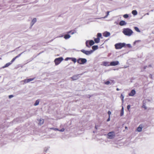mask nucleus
<instances>
[{
    "mask_svg": "<svg viewBox=\"0 0 154 154\" xmlns=\"http://www.w3.org/2000/svg\"><path fill=\"white\" fill-rule=\"evenodd\" d=\"M122 32L125 35L128 36H131L133 33L132 30L128 28L124 29Z\"/></svg>",
    "mask_w": 154,
    "mask_h": 154,
    "instance_id": "f257e3e1",
    "label": "nucleus"
},
{
    "mask_svg": "<svg viewBox=\"0 0 154 154\" xmlns=\"http://www.w3.org/2000/svg\"><path fill=\"white\" fill-rule=\"evenodd\" d=\"M76 32V31L75 30H72L68 32H67V34H66L64 35V38L65 39H67L69 38L71 36L69 34H68L69 33H71V34L73 35Z\"/></svg>",
    "mask_w": 154,
    "mask_h": 154,
    "instance_id": "f03ea898",
    "label": "nucleus"
},
{
    "mask_svg": "<svg viewBox=\"0 0 154 154\" xmlns=\"http://www.w3.org/2000/svg\"><path fill=\"white\" fill-rule=\"evenodd\" d=\"M125 44L124 43H119L116 44L115 45V48L116 49H120L125 46Z\"/></svg>",
    "mask_w": 154,
    "mask_h": 154,
    "instance_id": "7ed1b4c3",
    "label": "nucleus"
},
{
    "mask_svg": "<svg viewBox=\"0 0 154 154\" xmlns=\"http://www.w3.org/2000/svg\"><path fill=\"white\" fill-rule=\"evenodd\" d=\"M77 62L78 63L80 64H83L86 62L87 60L85 58H80L77 60Z\"/></svg>",
    "mask_w": 154,
    "mask_h": 154,
    "instance_id": "20e7f679",
    "label": "nucleus"
},
{
    "mask_svg": "<svg viewBox=\"0 0 154 154\" xmlns=\"http://www.w3.org/2000/svg\"><path fill=\"white\" fill-rule=\"evenodd\" d=\"M63 60L62 57L56 58L54 60V62L56 65L59 64Z\"/></svg>",
    "mask_w": 154,
    "mask_h": 154,
    "instance_id": "39448f33",
    "label": "nucleus"
},
{
    "mask_svg": "<svg viewBox=\"0 0 154 154\" xmlns=\"http://www.w3.org/2000/svg\"><path fill=\"white\" fill-rule=\"evenodd\" d=\"M108 138L112 139L115 136V133L114 131H111L109 132L108 134Z\"/></svg>",
    "mask_w": 154,
    "mask_h": 154,
    "instance_id": "423d86ee",
    "label": "nucleus"
},
{
    "mask_svg": "<svg viewBox=\"0 0 154 154\" xmlns=\"http://www.w3.org/2000/svg\"><path fill=\"white\" fill-rule=\"evenodd\" d=\"M119 62L118 61H115L111 62L110 63V66H115L118 65L119 64Z\"/></svg>",
    "mask_w": 154,
    "mask_h": 154,
    "instance_id": "0eeeda50",
    "label": "nucleus"
},
{
    "mask_svg": "<svg viewBox=\"0 0 154 154\" xmlns=\"http://www.w3.org/2000/svg\"><path fill=\"white\" fill-rule=\"evenodd\" d=\"M136 94V91L134 90H132L129 94V96H133Z\"/></svg>",
    "mask_w": 154,
    "mask_h": 154,
    "instance_id": "6e6552de",
    "label": "nucleus"
},
{
    "mask_svg": "<svg viewBox=\"0 0 154 154\" xmlns=\"http://www.w3.org/2000/svg\"><path fill=\"white\" fill-rule=\"evenodd\" d=\"M35 78L29 79H26L23 80V82L25 83H26L29 82H30L33 80Z\"/></svg>",
    "mask_w": 154,
    "mask_h": 154,
    "instance_id": "1a4fd4ad",
    "label": "nucleus"
},
{
    "mask_svg": "<svg viewBox=\"0 0 154 154\" xmlns=\"http://www.w3.org/2000/svg\"><path fill=\"white\" fill-rule=\"evenodd\" d=\"M79 75H73L72 77H71V78L73 80H75L78 79L79 78Z\"/></svg>",
    "mask_w": 154,
    "mask_h": 154,
    "instance_id": "9d476101",
    "label": "nucleus"
},
{
    "mask_svg": "<svg viewBox=\"0 0 154 154\" xmlns=\"http://www.w3.org/2000/svg\"><path fill=\"white\" fill-rule=\"evenodd\" d=\"M143 128V125L142 124H140L139 125V126L137 128V130L138 132H140L142 131V128Z\"/></svg>",
    "mask_w": 154,
    "mask_h": 154,
    "instance_id": "9b49d317",
    "label": "nucleus"
},
{
    "mask_svg": "<svg viewBox=\"0 0 154 154\" xmlns=\"http://www.w3.org/2000/svg\"><path fill=\"white\" fill-rule=\"evenodd\" d=\"M110 33L107 32H105L103 33V36L105 37H108L110 35Z\"/></svg>",
    "mask_w": 154,
    "mask_h": 154,
    "instance_id": "f8f14e48",
    "label": "nucleus"
},
{
    "mask_svg": "<svg viewBox=\"0 0 154 154\" xmlns=\"http://www.w3.org/2000/svg\"><path fill=\"white\" fill-rule=\"evenodd\" d=\"M110 63L108 62H104L103 63V65L105 66H108L110 65Z\"/></svg>",
    "mask_w": 154,
    "mask_h": 154,
    "instance_id": "ddd939ff",
    "label": "nucleus"
},
{
    "mask_svg": "<svg viewBox=\"0 0 154 154\" xmlns=\"http://www.w3.org/2000/svg\"><path fill=\"white\" fill-rule=\"evenodd\" d=\"M120 25L122 26L126 24V23L125 21L124 20H121L120 21L119 23Z\"/></svg>",
    "mask_w": 154,
    "mask_h": 154,
    "instance_id": "4468645a",
    "label": "nucleus"
},
{
    "mask_svg": "<svg viewBox=\"0 0 154 154\" xmlns=\"http://www.w3.org/2000/svg\"><path fill=\"white\" fill-rule=\"evenodd\" d=\"M22 53L21 54H18L17 56H16V57H14V58H13L12 60H11V63L13 62L18 57H19L20 55H21Z\"/></svg>",
    "mask_w": 154,
    "mask_h": 154,
    "instance_id": "2eb2a0df",
    "label": "nucleus"
},
{
    "mask_svg": "<svg viewBox=\"0 0 154 154\" xmlns=\"http://www.w3.org/2000/svg\"><path fill=\"white\" fill-rule=\"evenodd\" d=\"M44 122V119H40L39 120V122L38 124L40 125H42L43 124Z\"/></svg>",
    "mask_w": 154,
    "mask_h": 154,
    "instance_id": "dca6fc26",
    "label": "nucleus"
},
{
    "mask_svg": "<svg viewBox=\"0 0 154 154\" xmlns=\"http://www.w3.org/2000/svg\"><path fill=\"white\" fill-rule=\"evenodd\" d=\"M95 42L96 43H99L100 42V38H97L94 39Z\"/></svg>",
    "mask_w": 154,
    "mask_h": 154,
    "instance_id": "f3484780",
    "label": "nucleus"
},
{
    "mask_svg": "<svg viewBox=\"0 0 154 154\" xmlns=\"http://www.w3.org/2000/svg\"><path fill=\"white\" fill-rule=\"evenodd\" d=\"M88 43L89 45L91 46L93 45L94 44V42L92 40H91L89 41Z\"/></svg>",
    "mask_w": 154,
    "mask_h": 154,
    "instance_id": "a211bd4d",
    "label": "nucleus"
},
{
    "mask_svg": "<svg viewBox=\"0 0 154 154\" xmlns=\"http://www.w3.org/2000/svg\"><path fill=\"white\" fill-rule=\"evenodd\" d=\"M98 48V47L97 45H94L92 47V49L94 50L97 49Z\"/></svg>",
    "mask_w": 154,
    "mask_h": 154,
    "instance_id": "6ab92c4d",
    "label": "nucleus"
},
{
    "mask_svg": "<svg viewBox=\"0 0 154 154\" xmlns=\"http://www.w3.org/2000/svg\"><path fill=\"white\" fill-rule=\"evenodd\" d=\"M69 59H70L74 63H75L76 61V59L75 58H69Z\"/></svg>",
    "mask_w": 154,
    "mask_h": 154,
    "instance_id": "aec40b11",
    "label": "nucleus"
},
{
    "mask_svg": "<svg viewBox=\"0 0 154 154\" xmlns=\"http://www.w3.org/2000/svg\"><path fill=\"white\" fill-rule=\"evenodd\" d=\"M92 52V51H86L85 54L86 55H89L91 54Z\"/></svg>",
    "mask_w": 154,
    "mask_h": 154,
    "instance_id": "412c9836",
    "label": "nucleus"
},
{
    "mask_svg": "<svg viewBox=\"0 0 154 154\" xmlns=\"http://www.w3.org/2000/svg\"><path fill=\"white\" fill-rule=\"evenodd\" d=\"M124 113V108L122 106V109L121 110L120 116H122L123 115Z\"/></svg>",
    "mask_w": 154,
    "mask_h": 154,
    "instance_id": "4be33fe9",
    "label": "nucleus"
},
{
    "mask_svg": "<svg viewBox=\"0 0 154 154\" xmlns=\"http://www.w3.org/2000/svg\"><path fill=\"white\" fill-rule=\"evenodd\" d=\"M134 29L135 30V31H136L137 32H140V30H139V29L137 27H134Z\"/></svg>",
    "mask_w": 154,
    "mask_h": 154,
    "instance_id": "5701e85b",
    "label": "nucleus"
},
{
    "mask_svg": "<svg viewBox=\"0 0 154 154\" xmlns=\"http://www.w3.org/2000/svg\"><path fill=\"white\" fill-rule=\"evenodd\" d=\"M132 13L134 15H136L137 14V12L136 10H133L132 11Z\"/></svg>",
    "mask_w": 154,
    "mask_h": 154,
    "instance_id": "b1692460",
    "label": "nucleus"
},
{
    "mask_svg": "<svg viewBox=\"0 0 154 154\" xmlns=\"http://www.w3.org/2000/svg\"><path fill=\"white\" fill-rule=\"evenodd\" d=\"M11 64V63H9L6 64L5 66H3V67H7L10 64Z\"/></svg>",
    "mask_w": 154,
    "mask_h": 154,
    "instance_id": "393cba45",
    "label": "nucleus"
},
{
    "mask_svg": "<svg viewBox=\"0 0 154 154\" xmlns=\"http://www.w3.org/2000/svg\"><path fill=\"white\" fill-rule=\"evenodd\" d=\"M39 100H36L35 101V103H34V106H37V105H38L39 103Z\"/></svg>",
    "mask_w": 154,
    "mask_h": 154,
    "instance_id": "a878e982",
    "label": "nucleus"
},
{
    "mask_svg": "<svg viewBox=\"0 0 154 154\" xmlns=\"http://www.w3.org/2000/svg\"><path fill=\"white\" fill-rule=\"evenodd\" d=\"M36 21V18H34L32 20V22L33 24H34Z\"/></svg>",
    "mask_w": 154,
    "mask_h": 154,
    "instance_id": "bb28decb",
    "label": "nucleus"
},
{
    "mask_svg": "<svg viewBox=\"0 0 154 154\" xmlns=\"http://www.w3.org/2000/svg\"><path fill=\"white\" fill-rule=\"evenodd\" d=\"M97 38H99L101 37L102 36V35L101 33H98L97 35Z\"/></svg>",
    "mask_w": 154,
    "mask_h": 154,
    "instance_id": "cd10ccee",
    "label": "nucleus"
},
{
    "mask_svg": "<svg viewBox=\"0 0 154 154\" xmlns=\"http://www.w3.org/2000/svg\"><path fill=\"white\" fill-rule=\"evenodd\" d=\"M120 98L121 99L122 101L123 102L124 97L123 95L122 94H121V95Z\"/></svg>",
    "mask_w": 154,
    "mask_h": 154,
    "instance_id": "c85d7f7f",
    "label": "nucleus"
},
{
    "mask_svg": "<svg viewBox=\"0 0 154 154\" xmlns=\"http://www.w3.org/2000/svg\"><path fill=\"white\" fill-rule=\"evenodd\" d=\"M123 17L125 18H127L128 17V15L127 14H125L123 15Z\"/></svg>",
    "mask_w": 154,
    "mask_h": 154,
    "instance_id": "c756f323",
    "label": "nucleus"
},
{
    "mask_svg": "<svg viewBox=\"0 0 154 154\" xmlns=\"http://www.w3.org/2000/svg\"><path fill=\"white\" fill-rule=\"evenodd\" d=\"M110 83V82L108 81L104 82V84L106 85H109Z\"/></svg>",
    "mask_w": 154,
    "mask_h": 154,
    "instance_id": "7c9ffc66",
    "label": "nucleus"
},
{
    "mask_svg": "<svg viewBox=\"0 0 154 154\" xmlns=\"http://www.w3.org/2000/svg\"><path fill=\"white\" fill-rule=\"evenodd\" d=\"M109 11H107L106 12V15L105 16L104 18L107 17L109 14Z\"/></svg>",
    "mask_w": 154,
    "mask_h": 154,
    "instance_id": "2f4dec72",
    "label": "nucleus"
},
{
    "mask_svg": "<svg viewBox=\"0 0 154 154\" xmlns=\"http://www.w3.org/2000/svg\"><path fill=\"white\" fill-rule=\"evenodd\" d=\"M88 42L86 41V46L88 47H90L88 45Z\"/></svg>",
    "mask_w": 154,
    "mask_h": 154,
    "instance_id": "473e14b6",
    "label": "nucleus"
},
{
    "mask_svg": "<svg viewBox=\"0 0 154 154\" xmlns=\"http://www.w3.org/2000/svg\"><path fill=\"white\" fill-rule=\"evenodd\" d=\"M86 51H85V50H81V52H83V53H84L85 54Z\"/></svg>",
    "mask_w": 154,
    "mask_h": 154,
    "instance_id": "72a5a7b5",
    "label": "nucleus"
},
{
    "mask_svg": "<svg viewBox=\"0 0 154 154\" xmlns=\"http://www.w3.org/2000/svg\"><path fill=\"white\" fill-rule=\"evenodd\" d=\"M108 113L109 115V116H110V115L111 114V112L109 111L108 112Z\"/></svg>",
    "mask_w": 154,
    "mask_h": 154,
    "instance_id": "f704fd0d",
    "label": "nucleus"
},
{
    "mask_svg": "<svg viewBox=\"0 0 154 154\" xmlns=\"http://www.w3.org/2000/svg\"><path fill=\"white\" fill-rule=\"evenodd\" d=\"M64 130H65V129L64 128H63L61 129L60 130H59V131H61V132H63V131H64Z\"/></svg>",
    "mask_w": 154,
    "mask_h": 154,
    "instance_id": "c9c22d12",
    "label": "nucleus"
},
{
    "mask_svg": "<svg viewBox=\"0 0 154 154\" xmlns=\"http://www.w3.org/2000/svg\"><path fill=\"white\" fill-rule=\"evenodd\" d=\"M8 97H9V98L10 99V98L13 97H14V96L13 95H9Z\"/></svg>",
    "mask_w": 154,
    "mask_h": 154,
    "instance_id": "e433bc0d",
    "label": "nucleus"
},
{
    "mask_svg": "<svg viewBox=\"0 0 154 154\" xmlns=\"http://www.w3.org/2000/svg\"><path fill=\"white\" fill-rule=\"evenodd\" d=\"M130 108V105H128L127 106V108L128 110H129Z\"/></svg>",
    "mask_w": 154,
    "mask_h": 154,
    "instance_id": "4c0bfd02",
    "label": "nucleus"
},
{
    "mask_svg": "<svg viewBox=\"0 0 154 154\" xmlns=\"http://www.w3.org/2000/svg\"><path fill=\"white\" fill-rule=\"evenodd\" d=\"M143 107L145 109H147V107H146L144 105H143Z\"/></svg>",
    "mask_w": 154,
    "mask_h": 154,
    "instance_id": "58836bf2",
    "label": "nucleus"
},
{
    "mask_svg": "<svg viewBox=\"0 0 154 154\" xmlns=\"http://www.w3.org/2000/svg\"><path fill=\"white\" fill-rule=\"evenodd\" d=\"M110 116H109V118H108V119L107 120V121L108 122L110 120Z\"/></svg>",
    "mask_w": 154,
    "mask_h": 154,
    "instance_id": "ea45409f",
    "label": "nucleus"
},
{
    "mask_svg": "<svg viewBox=\"0 0 154 154\" xmlns=\"http://www.w3.org/2000/svg\"><path fill=\"white\" fill-rule=\"evenodd\" d=\"M119 89L118 88H116V90H117V91H119Z\"/></svg>",
    "mask_w": 154,
    "mask_h": 154,
    "instance_id": "a19ab883",
    "label": "nucleus"
},
{
    "mask_svg": "<svg viewBox=\"0 0 154 154\" xmlns=\"http://www.w3.org/2000/svg\"><path fill=\"white\" fill-rule=\"evenodd\" d=\"M54 130H58L59 131V130H58V129H57V128H55V129H54Z\"/></svg>",
    "mask_w": 154,
    "mask_h": 154,
    "instance_id": "79ce46f5",
    "label": "nucleus"
},
{
    "mask_svg": "<svg viewBox=\"0 0 154 154\" xmlns=\"http://www.w3.org/2000/svg\"><path fill=\"white\" fill-rule=\"evenodd\" d=\"M125 128L126 129H127V127L126 126L125 127Z\"/></svg>",
    "mask_w": 154,
    "mask_h": 154,
    "instance_id": "37998d69",
    "label": "nucleus"
},
{
    "mask_svg": "<svg viewBox=\"0 0 154 154\" xmlns=\"http://www.w3.org/2000/svg\"><path fill=\"white\" fill-rule=\"evenodd\" d=\"M111 81H112V82H114V81L113 80H111Z\"/></svg>",
    "mask_w": 154,
    "mask_h": 154,
    "instance_id": "c03bdc74",
    "label": "nucleus"
},
{
    "mask_svg": "<svg viewBox=\"0 0 154 154\" xmlns=\"http://www.w3.org/2000/svg\"><path fill=\"white\" fill-rule=\"evenodd\" d=\"M51 129H53V128H51Z\"/></svg>",
    "mask_w": 154,
    "mask_h": 154,
    "instance_id": "a18cd8bd",
    "label": "nucleus"
}]
</instances>
